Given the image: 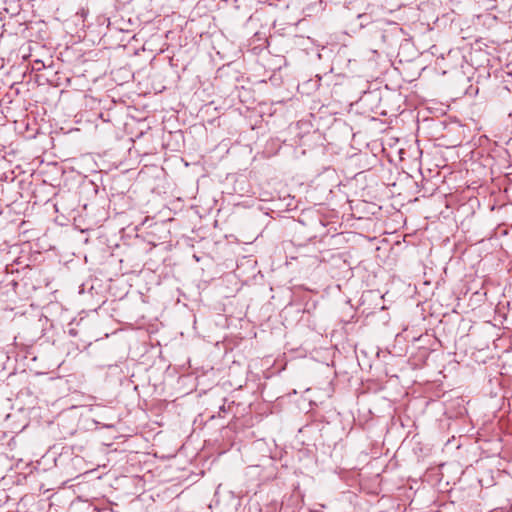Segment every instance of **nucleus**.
Wrapping results in <instances>:
<instances>
[{"label":"nucleus","instance_id":"1","mask_svg":"<svg viewBox=\"0 0 512 512\" xmlns=\"http://www.w3.org/2000/svg\"><path fill=\"white\" fill-rule=\"evenodd\" d=\"M149 242L153 245H156L155 241L154 240H149Z\"/></svg>","mask_w":512,"mask_h":512}]
</instances>
